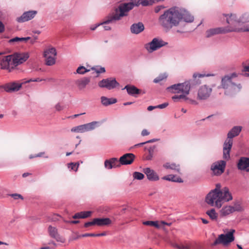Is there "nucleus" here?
Segmentation results:
<instances>
[{
	"instance_id": "56",
	"label": "nucleus",
	"mask_w": 249,
	"mask_h": 249,
	"mask_svg": "<svg viewBox=\"0 0 249 249\" xmlns=\"http://www.w3.org/2000/svg\"><path fill=\"white\" fill-rule=\"evenodd\" d=\"M150 134V132L147 129H143L142 131L141 135L142 136H147Z\"/></svg>"
},
{
	"instance_id": "4",
	"label": "nucleus",
	"mask_w": 249,
	"mask_h": 249,
	"mask_svg": "<svg viewBox=\"0 0 249 249\" xmlns=\"http://www.w3.org/2000/svg\"><path fill=\"white\" fill-rule=\"evenodd\" d=\"M135 5L133 2L124 3L120 4L118 8L115 10V13L108 15L110 18L108 21L116 23L117 21L121 20L122 17L126 16L127 13L133 8Z\"/></svg>"
},
{
	"instance_id": "31",
	"label": "nucleus",
	"mask_w": 249,
	"mask_h": 249,
	"mask_svg": "<svg viewBox=\"0 0 249 249\" xmlns=\"http://www.w3.org/2000/svg\"><path fill=\"white\" fill-rule=\"evenodd\" d=\"M163 180L170 181L175 182H183V180L180 177H177L173 175H169L162 178Z\"/></svg>"
},
{
	"instance_id": "28",
	"label": "nucleus",
	"mask_w": 249,
	"mask_h": 249,
	"mask_svg": "<svg viewBox=\"0 0 249 249\" xmlns=\"http://www.w3.org/2000/svg\"><path fill=\"white\" fill-rule=\"evenodd\" d=\"M89 82L90 78L88 77H85L81 79L77 80L76 81V84L80 89H82L85 88Z\"/></svg>"
},
{
	"instance_id": "44",
	"label": "nucleus",
	"mask_w": 249,
	"mask_h": 249,
	"mask_svg": "<svg viewBox=\"0 0 249 249\" xmlns=\"http://www.w3.org/2000/svg\"><path fill=\"white\" fill-rule=\"evenodd\" d=\"M79 164L78 162H71L68 164V167L69 169L76 171L79 167Z\"/></svg>"
},
{
	"instance_id": "32",
	"label": "nucleus",
	"mask_w": 249,
	"mask_h": 249,
	"mask_svg": "<svg viewBox=\"0 0 249 249\" xmlns=\"http://www.w3.org/2000/svg\"><path fill=\"white\" fill-rule=\"evenodd\" d=\"M163 166L166 169H170L177 173H179L180 167L179 164H176L175 163L166 162L163 164Z\"/></svg>"
},
{
	"instance_id": "61",
	"label": "nucleus",
	"mask_w": 249,
	"mask_h": 249,
	"mask_svg": "<svg viewBox=\"0 0 249 249\" xmlns=\"http://www.w3.org/2000/svg\"><path fill=\"white\" fill-rule=\"evenodd\" d=\"M180 248L181 249H190V245L189 244L182 245Z\"/></svg>"
},
{
	"instance_id": "54",
	"label": "nucleus",
	"mask_w": 249,
	"mask_h": 249,
	"mask_svg": "<svg viewBox=\"0 0 249 249\" xmlns=\"http://www.w3.org/2000/svg\"><path fill=\"white\" fill-rule=\"evenodd\" d=\"M169 104L167 102L164 103L163 104L157 106V108L163 109L166 107L168 106Z\"/></svg>"
},
{
	"instance_id": "24",
	"label": "nucleus",
	"mask_w": 249,
	"mask_h": 249,
	"mask_svg": "<svg viewBox=\"0 0 249 249\" xmlns=\"http://www.w3.org/2000/svg\"><path fill=\"white\" fill-rule=\"evenodd\" d=\"M144 29V25L141 22L132 24L130 28L131 33L136 35H138L142 32Z\"/></svg>"
},
{
	"instance_id": "52",
	"label": "nucleus",
	"mask_w": 249,
	"mask_h": 249,
	"mask_svg": "<svg viewBox=\"0 0 249 249\" xmlns=\"http://www.w3.org/2000/svg\"><path fill=\"white\" fill-rule=\"evenodd\" d=\"M11 196L12 197H13L15 199H18L19 198H20L21 199H23L22 196H21L20 195L18 194H13L11 195Z\"/></svg>"
},
{
	"instance_id": "27",
	"label": "nucleus",
	"mask_w": 249,
	"mask_h": 249,
	"mask_svg": "<svg viewBox=\"0 0 249 249\" xmlns=\"http://www.w3.org/2000/svg\"><path fill=\"white\" fill-rule=\"evenodd\" d=\"M123 89H126L127 93L132 96H136V95L140 93V90L133 85H127Z\"/></svg>"
},
{
	"instance_id": "62",
	"label": "nucleus",
	"mask_w": 249,
	"mask_h": 249,
	"mask_svg": "<svg viewBox=\"0 0 249 249\" xmlns=\"http://www.w3.org/2000/svg\"><path fill=\"white\" fill-rule=\"evenodd\" d=\"M155 108H157V106H150L147 107V110L148 111H152V110H153L154 109H155Z\"/></svg>"
},
{
	"instance_id": "15",
	"label": "nucleus",
	"mask_w": 249,
	"mask_h": 249,
	"mask_svg": "<svg viewBox=\"0 0 249 249\" xmlns=\"http://www.w3.org/2000/svg\"><path fill=\"white\" fill-rule=\"evenodd\" d=\"M212 91V89L209 86L204 85L201 86L197 92V98L200 100H204L208 99Z\"/></svg>"
},
{
	"instance_id": "22",
	"label": "nucleus",
	"mask_w": 249,
	"mask_h": 249,
	"mask_svg": "<svg viewBox=\"0 0 249 249\" xmlns=\"http://www.w3.org/2000/svg\"><path fill=\"white\" fill-rule=\"evenodd\" d=\"M21 85L22 84H18L14 82L6 84L2 86V87L5 91L11 92L19 90L21 87Z\"/></svg>"
},
{
	"instance_id": "26",
	"label": "nucleus",
	"mask_w": 249,
	"mask_h": 249,
	"mask_svg": "<svg viewBox=\"0 0 249 249\" xmlns=\"http://www.w3.org/2000/svg\"><path fill=\"white\" fill-rule=\"evenodd\" d=\"M242 127L241 126H235L233 127L227 134V139H231L237 136L241 132Z\"/></svg>"
},
{
	"instance_id": "5",
	"label": "nucleus",
	"mask_w": 249,
	"mask_h": 249,
	"mask_svg": "<svg viewBox=\"0 0 249 249\" xmlns=\"http://www.w3.org/2000/svg\"><path fill=\"white\" fill-rule=\"evenodd\" d=\"M236 78L237 74L235 73L225 75L221 79V88L228 89L231 92L240 91L242 86L240 84L236 83Z\"/></svg>"
},
{
	"instance_id": "60",
	"label": "nucleus",
	"mask_w": 249,
	"mask_h": 249,
	"mask_svg": "<svg viewBox=\"0 0 249 249\" xmlns=\"http://www.w3.org/2000/svg\"><path fill=\"white\" fill-rule=\"evenodd\" d=\"M187 100L189 101V103H190L192 105H196L198 104L197 102L195 100L191 99L189 98V99Z\"/></svg>"
},
{
	"instance_id": "43",
	"label": "nucleus",
	"mask_w": 249,
	"mask_h": 249,
	"mask_svg": "<svg viewBox=\"0 0 249 249\" xmlns=\"http://www.w3.org/2000/svg\"><path fill=\"white\" fill-rule=\"evenodd\" d=\"M91 69L92 71H94L92 73L95 72L97 74V75H98L99 73H104L106 71L105 68L102 67H92ZM97 76L98 75H97Z\"/></svg>"
},
{
	"instance_id": "30",
	"label": "nucleus",
	"mask_w": 249,
	"mask_h": 249,
	"mask_svg": "<svg viewBox=\"0 0 249 249\" xmlns=\"http://www.w3.org/2000/svg\"><path fill=\"white\" fill-rule=\"evenodd\" d=\"M116 98H108L105 96H102L101 97V102L103 105L107 106L110 105L115 104L117 102Z\"/></svg>"
},
{
	"instance_id": "20",
	"label": "nucleus",
	"mask_w": 249,
	"mask_h": 249,
	"mask_svg": "<svg viewBox=\"0 0 249 249\" xmlns=\"http://www.w3.org/2000/svg\"><path fill=\"white\" fill-rule=\"evenodd\" d=\"M48 232L50 236L55 239L57 242H60L61 243L65 242V239L63 237H62L58 233L57 229L52 226H50L48 227Z\"/></svg>"
},
{
	"instance_id": "42",
	"label": "nucleus",
	"mask_w": 249,
	"mask_h": 249,
	"mask_svg": "<svg viewBox=\"0 0 249 249\" xmlns=\"http://www.w3.org/2000/svg\"><path fill=\"white\" fill-rule=\"evenodd\" d=\"M143 224L145 225L153 226L157 228H160V226L157 221H146L143 222Z\"/></svg>"
},
{
	"instance_id": "10",
	"label": "nucleus",
	"mask_w": 249,
	"mask_h": 249,
	"mask_svg": "<svg viewBox=\"0 0 249 249\" xmlns=\"http://www.w3.org/2000/svg\"><path fill=\"white\" fill-rule=\"evenodd\" d=\"M12 55L0 57V68L1 70H6L8 72H11L15 68L13 64V59Z\"/></svg>"
},
{
	"instance_id": "25",
	"label": "nucleus",
	"mask_w": 249,
	"mask_h": 249,
	"mask_svg": "<svg viewBox=\"0 0 249 249\" xmlns=\"http://www.w3.org/2000/svg\"><path fill=\"white\" fill-rule=\"evenodd\" d=\"M226 33V31L224 27H218L208 30L206 32L207 37H210L213 35Z\"/></svg>"
},
{
	"instance_id": "41",
	"label": "nucleus",
	"mask_w": 249,
	"mask_h": 249,
	"mask_svg": "<svg viewBox=\"0 0 249 249\" xmlns=\"http://www.w3.org/2000/svg\"><path fill=\"white\" fill-rule=\"evenodd\" d=\"M167 77V74L166 73L160 74L158 77L155 78L153 82L155 83H158L162 80L166 79Z\"/></svg>"
},
{
	"instance_id": "33",
	"label": "nucleus",
	"mask_w": 249,
	"mask_h": 249,
	"mask_svg": "<svg viewBox=\"0 0 249 249\" xmlns=\"http://www.w3.org/2000/svg\"><path fill=\"white\" fill-rule=\"evenodd\" d=\"M91 214V211H83L80 213H76L72 216L74 219L77 218H86L90 216Z\"/></svg>"
},
{
	"instance_id": "46",
	"label": "nucleus",
	"mask_w": 249,
	"mask_h": 249,
	"mask_svg": "<svg viewBox=\"0 0 249 249\" xmlns=\"http://www.w3.org/2000/svg\"><path fill=\"white\" fill-rule=\"evenodd\" d=\"M241 74L245 77H249V65L244 67Z\"/></svg>"
},
{
	"instance_id": "38",
	"label": "nucleus",
	"mask_w": 249,
	"mask_h": 249,
	"mask_svg": "<svg viewBox=\"0 0 249 249\" xmlns=\"http://www.w3.org/2000/svg\"><path fill=\"white\" fill-rule=\"evenodd\" d=\"M227 189L228 191H230L229 188L228 187H224L221 188V185L220 183H217L215 185V188L214 189L212 190L210 192H219L220 193H223L224 190Z\"/></svg>"
},
{
	"instance_id": "51",
	"label": "nucleus",
	"mask_w": 249,
	"mask_h": 249,
	"mask_svg": "<svg viewBox=\"0 0 249 249\" xmlns=\"http://www.w3.org/2000/svg\"><path fill=\"white\" fill-rule=\"evenodd\" d=\"M44 80L43 79H40L39 78H31L26 81L24 82L25 83H29L30 82H41Z\"/></svg>"
},
{
	"instance_id": "64",
	"label": "nucleus",
	"mask_w": 249,
	"mask_h": 249,
	"mask_svg": "<svg viewBox=\"0 0 249 249\" xmlns=\"http://www.w3.org/2000/svg\"><path fill=\"white\" fill-rule=\"evenodd\" d=\"M243 32H249V25L244 27Z\"/></svg>"
},
{
	"instance_id": "7",
	"label": "nucleus",
	"mask_w": 249,
	"mask_h": 249,
	"mask_svg": "<svg viewBox=\"0 0 249 249\" xmlns=\"http://www.w3.org/2000/svg\"><path fill=\"white\" fill-rule=\"evenodd\" d=\"M224 232L225 233L221 234L218 235V237L212 244V247L216 246L220 244H222L224 246H227L234 240L235 237L234 236V233L235 232V230L231 229L227 232L224 230Z\"/></svg>"
},
{
	"instance_id": "6",
	"label": "nucleus",
	"mask_w": 249,
	"mask_h": 249,
	"mask_svg": "<svg viewBox=\"0 0 249 249\" xmlns=\"http://www.w3.org/2000/svg\"><path fill=\"white\" fill-rule=\"evenodd\" d=\"M226 18L227 23L229 25L226 28H225L226 33L232 32H243V28H240V24L235 14H224Z\"/></svg>"
},
{
	"instance_id": "18",
	"label": "nucleus",
	"mask_w": 249,
	"mask_h": 249,
	"mask_svg": "<svg viewBox=\"0 0 249 249\" xmlns=\"http://www.w3.org/2000/svg\"><path fill=\"white\" fill-rule=\"evenodd\" d=\"M237 167L241 171H249V158L241 157L237 163Z\"/></svg>"
},
{
	"instance_id": "17",
	"label": "nucleus",
	"mask_w": 249,
	"mask_h": 249,
	"mask_svg": "<svg viewBox=\"0 0 249 249\" xmlns=\"http://www.w3.org/2000/svg\"><path fill=\"white\" fill-rule=\"evenodd\" d=\"M233 144V140L227 139L223 144V157L225 160H229L230 158V152Z\"/></svg>"
},
{
	"instance_id": "8",
	"label": "nucleus",
	"mask_w": 249,
	"mask_h": 249,
	"mask_svg": "<svg viewBox=\"0 0 249 249\" xmlns=\"http://www.w3.org/2000/svg\"><path fill=\"white\" fill-rule=\"evenodd\" d=\"M167 44V42L164 41L160 38L155 37L150 42L145 44L144 48L148 53H152Z\"/></svg>"
},
{
	"instance_id": "49",
	"label": "nucleus",
	"mask_w": 249,
	"mask_h": 249,
	"mask_svg": "<svg viewBox=\"0 0 249 249\" xmlns=\"http://www.w3.org/2000/svg\"><path fill=\"white\" fill-rule=\"evenodd\" d=\"M18 41H24V37H16L9 40V43L18 42Z\"/></svg>"
},
{
	"instance_id": "53",
	"label": "nucleus",
	"mask_w": 249,
	"mask_h": 249,
	"mask_svg": "<svg viewBox=\"0 0 249 249\" xmlns=\"http://www.w3.org/2000/svg\"><path fill=\"white\" fill-rule=\"evenodd\" d=\"M156 148V146L155 145L150 147L148 149V154L154 155V153L155 149Z\"/></svg>"
},
{
	"instance_id": "14",
	"label": "nucleus",
	"mask_w": 249,
	"mask_h": 249,
	"mask_svg": "<svg viewBox=\"0 0 249 249\" xmlns=\"http://www.w3.org/2000/svg\"><path fill=\"white\" fill-rule=\"evenodd\" d=\"M13 59V64L16 68L17 66L23 63L29 57V54L27 52L15 53L11 54Z\"/></svg>"
},
{
	"instance_id": "23",
	"label": "nucleus",
	"mask_w": 249,
	"mask_h": 249,
	"mask_svg": "<svg viewBox=\"0 0 249 249\" xmlns=\"http://www.w3.org/2000/svg\"><path fill=\"white\" fill-rule=\"evenodd\" d=\"M104 165L105 168L107 170L115 168L120 166L118 160L116 158H112L108 160H106L104 162Z\"/></svg>"
},
{
	"instance_id": "9",
	"label": "nucleus",
	"mask_w": 249,
	"mask_h": 249,
	"mask_svg": "<svg viewBox=\"0 0 249 249\" xmlns=\"http://www.w3.org/2000/svg\"><path fill=\"white\" fill-rule=\"evenodd\" d=\"M99 124V123L98 122H92L91 123L79 125L72 127L71 131L72 132L84 133L85 132L89 131L94 129Z\"/></svg>"
},
{
	"instance_id": "29",
	"label": "nucleus",
	"mask_w": 249,
	"mask_h": 249,
	"mask_svg": "<svg viewBox=\"0 0 249 249\" xmlns=\"http://www.w3.org/2000/svg\"><path fill=\"white\" fill-rule=\"evenodd\" d=\"M96 225L98 226H107L111 224V221L109 218H95Z\"/></svg>"
},
{
	"instance_id": "58",
	"label": "nucleus",
	"mask_w": 249,
	"mask_h": 249,
	"mask_svg": "<svg viewBox=\"0 0 249 249\" xmlns=\"http://www.w3.org/2000/svg\"><path fill=\"white\" fill-rule=\"evenodd\" d=\"M59 217H60V216L58 214H54L53 216L52 220L53 221H56L59 220Z\"/></svg>"
},
{
	"instance_id": "3",
	"label": "nucleus",
	"mask_w": 249,
	"mask_h": 249,
	"mask_svg": "<svg viewBox=\"0 0 249 249\" xmlns=\"http://www.w3.org/2000/svg\"><path fill=\"white\" fill-rule=\"evenodd\" d=\"M223 193L210 192L206 196V202L211 206L220 208L224 203L233 199L231 193L227 189H225Z\"/></svg>"
},
{
	"instance_id": "48",
	"label": "nucleus",
	"mask_w": 249,
	"mask_h": 249,
	"mask_svg": "<svg viewBox=\"0 0 249 249\" xmlns=\"http://www.w3.org/2000/svg\"><path fill=\"white\" fill-rule=\"evenodd\" d=\"M154 2V0H143L141 2L142 6H146L152 4Z\"/></svg>"
},
{
	"instance_id": "2",
	"label": "nucleus",
	"mask_w": 249,
	"mask_h": 249,
	"mask_svg": "<svg viewBox=\"0 0 249 249\" xmlns=\"http://www.w3.org/2000/svg\"><path fill=\"white\" fill-rule=\"evenodd\" d=\"M214 75L213 74H203L195 73L193 74V80L187 81L182 83H178L173 85L169 87L167 89L171 92L174 93H181L180 95H175L172 98L174 102H178L182 99L185 101L189 99L187 95L189 94L191 84H200V81L197 79V78H202L205 76H210Z\"/></svg>"
},
{
	"instance_id": "59",
	"label": "nucleus",
	"mask_w": 249,
	"mask_h": 249,
	"mask_svg": "<svg viewBox=\"0 0 249 249\" xmlns=\"http://www.w3.org/2000/svg\"><path fill=\"white\" fill-rule=\"evenodd\" d=\"M5 27L3 23L0 21V33H1L4 31Z\"/></svg>"
},
{
	"instance_id": "34",
	"label": "nucleus",
	"mask_w": 249,
	"mask_h": 249,
	"mask_svg": "<svg viewBox=\"0 0 249 249\" xmlns=\"http://www.w3.org/2000/svg\"><path fill=\"white\" fill-rule=\"evenodd\" d=\"M232 206L227 205L223 207L220 211V214L222 216H225L233 213Z\"/></svg>"
},
{
	"instance_id": "13",
	"label": "nucleus",
	"mask_w": 249,
	"mask_h": 249,
	"mask_svg": "<svg viewBox=\"0 0 249 249\" xmlns=\"http://www.w3.org/2000/svg\"><path fill=\"white\" fill-rule=\"evenodd\" d=\"M226 166V162L225 160H218L212 164L211 170L214 175L219 176L224 172Z\"/></svg>"
},
{
	"instance_id": "57",
	"label": "nucleus",
	"mask_w": 249,
	"mask_h": 249,
	"mask_svg": "<svg viewBox=\"0 0 249 249\" xmlns=\"http://www.w3.org/2000/svg\"><path fill=\"white\" fill-rule=\"evenodd\" d=\"M55 108L56 110L60 111L63 109V107L58 103L55 105Z\"/></svg>"
},
{
	"instance_id": "12",
	"label": "nucleus",
	"mask_w": 249,
	"mask_h": 249,
	"mask_svg": "<svg viewBox=\"0 0 249 249\" xmlns=\"http://www.w3.org/2000/svg\"><path fill=\"white\" fill-rule=\"evenodd\" d=\"M98 86L102 88H106L111 90L119 86V83L114 78L104 79L99 82Z\"/></svg>"
},
{
	"instance_id": "35",
	"label": "nucleus",
	"mask_w": 249,
	"mask_h": 249,
	"mask_svg": "<svg viewBox=\"0 0 249 249\" xmlns=\"http://www.w3.org/2000/svg\"><path fill=\"white\" fill-rule=\"evenodd\" d=\"M206 213L212 220L217 221L218 214L216 213L214 209H211V210H208Z\"/></svg>"
},
{
	"instance_id": "40",
	"label": "nucleus",
	"mask_w": 249,
	"mask_h": 249,
	"mask_svg": "<svg viewBox=\"0 0 249 249\" xmlns=\"http://www.w3.org/2000/svg\"><path fill=\"white\" fill-rule=\"evenodd\" d=\"M89 71V69H87L85 67L83 66H80L77 68L76 72H75L74 73H77L79 74L83 75Z\"/></svg>"
},
{
	"instance_id": "37",
	"label": "nucleus",
	"mask_w": 249,
	"mask_h": 249,
	"mask_svg": "<svg viewBox=\"0 0 249 249\" xmlns=\"http://www.w3.org/2000/svg\"><path fill=\"white\" fill-rule=\"evenodd\" d=\"M238 21L240 25L241 23L248 22L249 21V14L245 13L238 18Z\"/></svg>"
},
{
	"instance_id": "63",
	"label": "nucleus",
	"mask_w": 249,
	"mask_h": 249,
	"mask_svg": "<svg viewBox=\"0 0 249 249\" xmlns=\"http://www.w3.org/2000/svg\"><path fill=\"white\" fill-rule=\"evenodd\" d=\"M153 158V155L148 154L146 157V160H152Z\"/></svg>"
},
{
	"instance_id": "19",
	"label": "nucleus",
	"mask_w": 249,
	"mask_h": 249,
	"mask_svg": "<svg viewBox=\"0 0 249 249\" xmlns=\"http://www.w3.org/2000/svg\"><path fill=\"white\" fill-rule=\"evenodd\" d=\"M135 156L132 153H126L121 156L119 159V163L120 165H129L131 164L134 159Z\"/></svg>"
},
{
	"instance_id": "36",
	"label": "nucleus",
	"mask_w": 249,
	"mask_h": 249,
	"mask_svg": "<svg viewBox=\"0 0 249 249\" xmlns=\"http://www.w3.org/2000/svg\"><path fill=\"white\" fill-rule=\"evenodd\" d=\"M110 18L109 17H108V16H107V17H106L104 20L101 22V23H97L96 24H95V25H93V26H91L90 28V30H92V31H94L98 27H99V26L101 25V24H106V23H113V22H109L108 20H109Z\"/></svg>"
},
{
	"instance_id": "21",
	"label": "nucleus",
	"mask_w": 249,
	"mask_h": 249,
	"mask_svg": "<svg viewBox=\"0 0 249 249\" xmlns=\"http://www.w3.org/2000/svg\"><path fill=\"white\" fill-rule=\"evenodd\" d=\"M143 171L149 181H156L159 180L160 178L158 175L153 169L147 167L143 169Z\"/></svg>"
},
{
	"instance_id": "45",
	"label": "nucleus",
	"mask_w": 249,
	"mask_h": 249,
	"mask_svg": "<svg viewBox=\"0 0 249 249\" xmlns=\"http://www.w3.org/2000/svg\"><path fill=\"white\" fill-rule=\"evenodd\" d=\"M133 177L135 179L142 180L144 178V175L139 172H135L133 174Z\"/></svg>"
},
{
	"instance_id": "50",
	"label": "nucleus",
	"mask_w": 249,
	"mask_h": 249,
	"mask_svg": "<svg viewBox=\"0 0 249 249\" xmlns=\"http://www.w3.org/2000/svg\"><path fill=\"white\" fill-rule=\"evenodd\" d=\"M94 225H96L95 218L93 219V220L91 221L85 223L84 224V227L85 228H88L89 226Z\"/></svg>"
},
{
	"instance_id": "11",
	"label": "nucleus",
	"mask_w": 249,
	"mask_h": 249,
	"mask_svg": "<svg viewBox=\"0 0 249 249\" xmlns=\"http://www.w3.org/2000/svg\"><path fill=\"white\" fill-rule=\"evenodd\" d=\"M56 54V51L54 48H51L44 51V57L45 58V63L47 66H52L55 64Z\"/></svg>"
},
{
	"instance_id": "16",
	"label": "nucleus",
	"mask_w": 249,
	"mask_h": 249,
	"mask_svg": "<svg viewBox=\"0 0 249 249\" xmlns=\"http://www.w3.org/2000/svg\"><path fill=\"white\" fill-rule=\"evenodd\" d=\"M37 11L36 10L28 11L24 12L22 15L18 17L16 19L17 22L22 23L28 21L34 18L37 14Z\"/></svg>"
},
{
	"instance_id": "47",
	"label": "nucleus",
	"mask_w": 249,
	"mask_h": 249,
	"mask_svg": "<svg viewBox=\"0 0 249 249\" xmlns=\"http://www.w3.org/2000/svg\"><path fill=\"white\" fill-rule=\"evenodd\" d=\"M105 233H98V234H95V233H85L84 234H82L81 235L82 237H87V236H104L105 235Z\"/></svg>"
},
{
	"instance_id": "39",
	"label": "nucleus",
	"mask_w": 249,
	"mask_h": 249,
	"mask_svg": "<svg viewBox=\"0 0 249 249\" xmlns=\"http://www.w3.org/2000/svg\"><path fill=\"white\" fill-rule=\"evenodd\" d=\"M233 212H241L243 210V208L241 206V204L239 201L234 202L233 205L232 206Z\"/></svg>"
},
{
	"instance_id": "55",
	"label": "nucleus",
	"mask_w": 249,
	"mask_h": 249,
	"mask_svg": "<svg viewBox=\"0 0 249 249\" xmlns=\"http://www.w3.org/2000/svg\"><path fill=\"white\" fill-rule=\"evenodd\" d=\"M110 23H106V24H101V25L103 26V28L106 31H110L111 30V27L108 25ZM112 24H113L114 23H111Z\"/></svg>"
},
{
	"instance_id": "1",
	"label": "nucleus",
	"mask_w": 249,
	"mask_h": 249,
	"mask_svg": "<svg viewBox=\"0 0 249 249\" xmlns=\"http://www.w3.org/2000/svg\"><path fill=\"white\" fill-rule=\"evenodd\" d=\"M194 17L185 9L174 6L165 11L159 18V23L164 30L169 31L173 27L178 26L182 21L192 22Z\"/></svg>"
}]
</instances>
